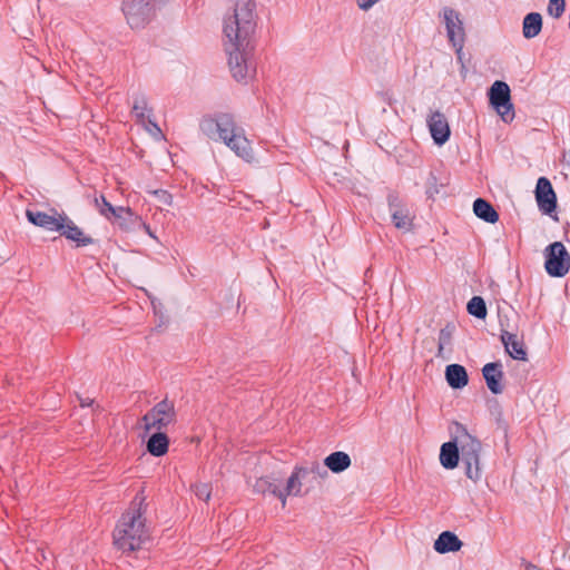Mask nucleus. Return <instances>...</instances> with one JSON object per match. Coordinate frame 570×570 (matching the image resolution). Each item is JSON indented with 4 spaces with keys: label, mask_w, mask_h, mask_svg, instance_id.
<instances>
[{
    "label": "nucleus",
    "mask_w": 570,
    "mask_h": 570,
    "mask_svg": "<svg viewBox=\"0 0 570 570\" xmlns=\"http://www.w3.org/2000/svg\"><path fill=\"white\" fill-rule=\"evenodd\" d=\"M238 1H239V0H236L235 6L237 4V2H238Z\"/></svg>",
    "instance_id": "nucleus-40"
},
{
    "label": "nucleus",
    "mask_w": 570,
    "mask_h": 570,
    "mask_svg": "<svg viewBox=\"0 0 570 570\" xmlns=\"http://www.w3.org/2000/svg\"><path fill=\"white\" fill-rule=\"evenodd\" d=\"M151 109L148 107L147 98L144 94L134 95L132 114L138 122L145 124L149 119Z\"/></svg>",
    "instance_id": "nucleus-27"
},
{
    "label": "nucleus",
    "mask_w": 570,
    "mask_h": 570,
    "mask_svg": "<svg viewBox=\"0 0 570 570\" xmlns=\"http://www.w3.org/2000/svg\"><path fill=\"white\" fill-rule=\"evenodd\" d=\"M303 473L299 471L298 468H295L294 472L291 474L286 482V487L284 489H281V493H285V499L288 495L299 497L302 495V485L303 481H306Z\"/></svg>",
    "instance_id": "nucleus-26"
},
{
    "label": "nucleus",
    "mask_w": 570,
    "mask_h": 570,
    "mask_svg": "<svg viewBox=\"0 0 570 570\" xmlns=\"http://www.w3.org/2000/svg\"><path fill=\"white\" fill-rule=\"evenodd\" d=\"M351 458L347 453L336 451L324 460V465L334 473H341L351 466Z\"/></svg>",
    "instance_id": "nucleus-22"
},
{
    "label": "nucleus",
    "mask_w": 570,
    "mask_h": 570,
    "mask_svg": "<svg viewBox=\"0 0 570 570\" xmlns=\"http://www.w3.org/2000/svg\"><path fill=\"white\" fill-rule=\"evenodd\" d=\"M380 0H357V6L360 7V9L366 11V10L371 9Z\"/></svg>",
    "instance_id": "nucleus-34"
},
{
    "label": "nucleus",
    "mask_w": 570,
    "mask_h": 570,
    "mask_svg": "<svg viewBox=\"0 0 570 570\" xmlns=\"http://www.w3.org/2000/svg\"><path fill=\"white\" fill-rule=\"evenodd\" d=\"M534 194L539 210L558 222L559 218L556 214L557 195L547 177H540L538 179Z\"/></svg>",
    "instance_id": "nucleus-10"
},
{
    "label": "nucleus",
    "mask_w": 570,
    "mask_h": 570,
    "mask_svg": "<svg viewBox=\"0 0 570 570\" xmlns=\"http://www.w3.org/2000/svg\"><path fill=\"white\" fill-rule=\"evenodd\" d=\"M58 232L66 238L76 242L77 246H87L94 243V239L86 236L67 215L63 216L62 227Z\"/></svg>",
    "instance_id": "nucleus-17"
},
{
    "label": "nucleus",
    "mask_w": 570,
    "mask_h": 570,
    "mask_svg": "<svg viewBox=\"0 0 570 570\" xmlns=\"http://www.w3.org/2000/svg\"><path fill=\"white\" fill-rule=\"evenodd\" d=\"M387 203L394 226L397 229L409 232L412 228V216L409 208L402 204L395 193L389 194Z\"/></svg>",
    "instance_id": "nucleus-11"
},
{
    "label": "nucleus",
    "mask_w": 570,
    "mask_h": 570,
    "mask_svg": "<svg viewBox=\"0 0 570 570\" xmlns=\"http://www.w3.org/2000/svg\"><path fill=\"white\" fill-rule=\"evenodd\" d=\"M489 100L504 122H511L514 118L511 91L507 82L497 80L489 90Z\"/></svg>",
    "instance_id": "nucleus-7"
},
{
    "label": "nucleus",
    "mask_w": 570,
    "mask_h": 570,
    "mask_svg": "<svg viewBox=\"0 0 570 570\" xmlns=\"http://www.w3.org/2000/svg\"><path fill=\"white\" fill-rule=\"evenodd\" d=\"M95 207L99 212L100 215H102L108 220L112 219V216L117 212V207L112 206L104 195H100L99 197H95L94 199Z\"/></svg>",
    "instance_id": "nucleus-30"
},
{
    "label": "nucleus",
    "mask_w": 570,
    "mask_h": 570,
    "mask_svg": "<svg viewBox=\"0 0 570 570\" xmlns=\"http://www.w3.org/2000/svg\"><path fill=\"white\" fill-rule=\"evenodd\" d=\"M298 469L308 482H314L318 479L323 480L328 474L326 466L322 465L318 461H313L304 466H298Z\"/></svg>",
    "instance_id": "nucleus-28"
},
{
    "label": "nucleus",
    "mask_w": 570,
    "mask_h": 570,
    "mask_svg": "<svg viewBox=\"0 0 570 570\" xmlns=\"http://www.w3.org/2000/svg\"><path fill=\"white\" fill-rule=\"evenodd\" d=\"M169 440L165 433L157 431L154 433L148 442L147 450L151 455L161 456L168 451Z\"/></svg>",
    "instance_id": "nucleus-25"
},
{
    "label": "nucleus",
    "mask_w": 570,
    "mask_h": 570,
    "mask_svg": "<svg viewBox=\"0 0 570 570\" xmlns=\"http://www.w3.org/2000/svg\"><path fill=\"white\" fill-rule=\"evenodd\" d=\"M89 405L88 401L81 403V406Z\"/></svg>",
    "instance_id": "nucleus-38"
},
{
    "label": "nucleus",
    "mask_w": 570,
    "mask_h": 570,
    "mask_svg": "<svg viewBox=\"0 0 570 570\" xmlns=\"http://www.w3.org/2000/svg\"><path fill=\"white\" fill-rule=\"evenodd\" d=\"M200 130L213 140H222L244 160L253 159L250 142L245 137L243 128L236 125L232 115L219 114L215 118H205L200 122Z\"/></svg>",
    "instance_id": "nucleus-2"
},
{
    "label": "nucleus",
    "mask_w": 570,
    "mask_h": 570,
    "mask_svg": "<svg viewBox=\"0 0 570 570\" xmlns=\"http://www.w3.org/2000/svg\"><path fill=\"white\" fill-rule=\"evenodd\" d=\"M473 213L480 219L494 224L499 220V214L494 207L485 199L478 198L473 203Z\"/></svg>",
    "instance_id": "nucleus-23"
},
{
    "label": "nucleus",
    "mask_w": 570,
    "mask_h": 570,
    "mask_svg": "<svg viewBox=\"0 0 570 570\" xmlns=\"http://www.w3.org/2000/svg\"><path fill=\"white\" fill-rule=\"evenodd\" d=\"M156 0H124L122 11L131 28H141L154 16Z\"/></svg>",
    "instance_id": "nucleus-8"
},
{
    "label": "nucleus",
    "mask_w": 570,
    "mask_h": 570,
    "mask_svg": "<svg viewBox=\"0 0 570 570\" xmlns=\"http://www.w3.org/2000/svg\"><path fill=\"white\" fill-rule=\"evenodd\" d=\"M89 405L88 401L81 403V406Z\"/></svg>",
    "instance_id": "nucleus-39"
},
{
    "label": "nucleus",
    "mask_w": 570,
    "mask_h": 570,
    "mask_svg": "<svg viewBox=\"0 0 570 570\" xmlns=\"http://www.w3.org/2000/svg\"><path fill=\"white\" fill-rule=\"evenodd\" d=\"M26 216L28 220L50 232H58L62 227L65 214H59L52 210V214L42 213L39 210L27 209Z\"/></svg>",
    "instance_id": "nucleus-12"
},
{
    "label": "nucleus",
    "mask_w": 570,
    "mask_h": 570,
    "mask_svg": "<svg viewBox=\"0 0 570 570\" xmlns=\"http://www.w3.org/2000/svg\"><path fill=\"white\" fill-rule=\"evenodd\" d=\"M445 379L452 389H462L468 382L466 370L460 364H450L445 368Z\"/></svg>",
    "instance_id": "nucleus-20"
},
{
    "label": "nucleus",
    "mask_w": 570,
    "mask_h": 570,
    "mask_svg": "<svg viewBox=\"0 0 570 570\" xmlns=\"http://www.w3.org/2000/svg\"><path fill=\"white\" fill-rule=\"evenodd\" d=\"M442 16L449 41L455 48L456 53L460 55L465 40V30L461 14L453 8L444 7Z\"/></svg>",
    "instance_id": "nucleus-9"
},
{
    "label": "nucleus",
    "mask_w": 570,
    "mask_h": 570,
    "mask_svg": "<svg viewBox=\"0 0 570 570\" xmlns=\"http://www.w3.org/2000/svg\"><path fill=\"white\" fill-rule=\"evenodd\" d=\"M454 433L456 435L461 460L465 465V474L469 479L476 482L482 476L480 466L481 442L471 435L462 424H455Z\"/></svg>",
    "instance_id": "nucleus-4"
},
{
    "label": "nucleus",
    "mask_w": 570,
    "mask_h": 570,
    "mask_svg": "<svg viewBox=\"0 0 570 570\" xmlns=\"http://www.w3.org/2000/svg\"><path fill=\"white\" fill-rule=\"evenodd\" d=\"M145 498L136 495L131 508L122 514L114 531V543L122 551H135L149 538L148 530L142 518Z\"/></svg>",
    "instance_id": "nucleus-3"
},
{
    "label": "nucleus",
    "mask_w": 570,
    "mask_h": 570,
    "mask_svg": "<svg viewBox=\"0 0 570 570\" xmlns=\"http://www.w3.org/2000/svg\"><path fill=\"white\" fill-rule=\"evenodd\" d=\"M501 342L505 352L514 360L527 361V351L522 340L509 331L502 330Z\"/></svg>",
    "instance_id": "nucleus-15"
},
{
    "label": "nucleus",
    "mask_w": 570,
    "mask_h": 570,
    "mask_svg": "<svg viewBox=\"0 0 570 570\" xmlns=\"http://www.w3.org/2000/svg\"><path fill=\"white\" fill-rule=\"evenodd\" d=\"M453 332H454L453 324H446L445 327H443L440 331L438 355H436L438 357L448 358V356L445 355V348H449L451 346Z\"/></svg>",
    "instance_id": "nucleus-29"
},
{
    "label": "nucleus",
    "mask_w": 570,
    "mask_h": 570,
    "mask_svg": "<svg viewBox=\"0 0 570 570\" xmlns=\"http://www.w3.org/2000/svg\"><path fill=\"white\" fill-rule=\"evenodd\" d=\"M468 312L476 318H484L487 316V305L482 297L473 296L466 306Z\"/></svg>",
    "instance_id": "nucleus-31"
},
{
    "label": "nucleus",
    "mask_w": 570,
    "mask_h": 570,
    "mask_svg": "<svg viewBox=\"0 0 570 570\" xmlns=\"http://www.w3.org/2000/svg\"><path fill=\"white\" fill-rule=\"evenodd\" d=\"M196 497L200 500L208 501L212 493V488L208 483H199L194 487Z\"/></svg>",
    "instance_id": "nucleus-33"
},
{
    "label": "nucleus",
    "mask_w": 570,
    "mask_h": 570,
    "mask_svg": "<svg viewBox=\"0 0 570 570\" xmlns=\"http://www.w3.org/2000/svg\"><path fill=\"white\" fill-rule=\"evenodd\" d=\"M254 490L258 493H272L278 498L282 502V507H285V493H281L279 480L271 476H263L256 480Z\"/></svg>",
    "instance_id": "nucleus-19"
},
{
    "label": "nucleus",
    "mask_w": 570,
    "mask_h": 570,
    "mask_svg": "<svg viewBox=\"0 0 570 570\" xmlns=\"http://www.w3.org/2000/svg\"><path fill=\"white\" fill-rule=\"evenodd\" d=\"M147 120H148V124H149V125H150V127H151L149 130H150V131H155V132H157V134H160V128L158 127V125H157L156 122L151 121V120H150V118H149V119H147Z\"/></svg>",
    "instance_id": "nucleus-35"
},
{
    "label": "nucleus",
    "mask_w": 570,
    "mask_h": 570,
    "mask_svg": "<svg viewBox=\"0 0 570 570\" xmlns=\"http://www.w3.org/2000/svg\"><path fill=\"white\" fill-rule=\"evenodd\" d=\"M460 459V449L456 441V435L452 441L443 443L440 450V462L443 468L452 470L458 466Z\"/></svg>",
    "instance_id": "nucleus-18"
},
{
    "label": "nucleus",
    "mask_w": 570,
    "mask_h": 570,
    "mask_svg": "<svg viewBox=\"0 0 570 570\" xmlns=\"http://www.w3.org/2000/svg\"><path fill=\"white\" fill-rule=\"evenodd\" d=\"M144 428L148 432L150 430L163 431L176 422V411L173 402L164 399L153 406L141 419Z\"/></svg>",
    "instance_id": "nucleus-5"
},
{
    "label": "nucleus",
    "mask_w": 570,
    "mask_h": 570,
    "mask_svg": "<svg viewBox=\"0 0 570 570\" xmlns=\"http://www.w3.org/2000/svg\"><path fill=\"white\" fill-rule=\"evenodd\" d=\"M462 547L461 540L452 532L444 531L434 542V549L439 553L455 552Z\"/></svg>",
    "instance_id": "nucleus-21"
},
{
    "label": "nucleus",
    "mask_w": 570,
    "mask_h": 570,
    "mask_svg": "<svg viewBox=\"0 0 570 570\" xmlns=\"http://www.w3.org/2000/svg\"><path fill=\"white\" fill-rule=\"evenodd\" d=\"M482 374L485 380L488 389L493 394H501L503 391V386L501 381L503 379L502 365L501 363H488L482 368Z\"/></svg>",
    "instance_id": "nucleus-16"
},
{
    "label": "nucleus",
    "mask_w": 570,
    "mask_h": 570,
    "mask_svg": "<svg viewBox=\"0 0 570 570\" xmlns=\"http://www.w3.org/2000/svg\"><path fill=\"white\" fill-rule=\"evenodd\" d=\"M566 9L564 0H549L547 11L553 18H560Z\"/></svg>",
    "instance_id": "nucleus-32"
},
{
    "label": "nucleus",
    "mask_w": 570,
    "mask_h": 570,
    "mask_svg": "<svg viewBox=\"0 0 570 570\" xmlns=\"http://www.w3.org/2000/svg\"><path fill=\"white\" fill-rule=\"evenodd\" d=\"M254 10L255 2L239 0L234 7L233 13L227 16L224 21L228 65L237 81L250 79L256 71L252 53V36L256 27Z\"/></svg>",
    "instance_id": "nucleus-1"
},
{
    "label": "nucleus",
    "mask_w": 570,
    "mask_h": 570,
    "mask_svg": "<svg viewBox=\"0 0 570 570\" xmlns=\"http://www.w3.org/2000/svg\"><path fill=\"white\" fill-rule=\"evenodd\" d=\"M542 29V17L539 12H530L523 18L522 35L525 39L537 37Z\"/></svg>",
    "instance_id": "nucleus-24"
},
{
    "label": "nucleus",
    "mask_w": 570,
    "mask_h": 570,
    "mask_svg": "<svg viewBox=\"0 0 570 570\" xmlns=\"http://www.w3.org/2000/svg\"><path fill=\"white\" fill-rule=\"evenodd\" d=\"M111 222L116 224L122 232L134 233L145 226L142 218L134 213L130 207L118 206Z\"/></svg>",
    "instance_id": "nucleus-13"
},
{
    "label": "nucleus",
    "mask_w": 570,
    "mask_h": 570,
    "mask_svg": "<svg viewBox=\"0 0 570 570\" xmlns=\"http://www.w3.org/2000/svg\"><path fill=\"white\" fill-rule=\"evenodd\" d=\"M163 194H164V197H165V202L167 204H170L171 203V196L169 194H167V193H163Z\"/></svg>",
    "instance_id": "nucleus-37"
},
{
    "label": "nucleus",
    "mask_w": 570,
    "mask_h": 570,
    "mask_svg": "<svg viewBox=\"0 0 570 570\" xmlns=\"http://www.w3.org/2000/svg\"><path fill=\"white\" fill-rule=\"evenodd\" d=\"M140 229H144L151 238L157 239L155 234L151 232L149 225L145 223V226H140Z\"/></svg>",
    "instance_id": "nucleus-36"
},
{
    "label": "nucleus",
    "mask_w": 570,
    "mask_h": 570,
    "mask_svg": "<svg viewBox=\"0 0 570 570\" xmlns=\"http://www.w3.org/2000/svg\"><path fill=\"white\" fill-rule=\"evenodd\" d=\"M428 126L436 145L441 146L449 140L450 127L445 116L442 112H432L428 118Z\"/></svg>",
    "instance_id": "nucleus-14"
},
{
    "label": "nucleus",
    "mask_w": 570,
    "mask_h": 570,
    "mask_svg": "<svg viewBox=\"0 0 570 570\" xmlns=\"http://www.w3.org/2000/svg\"><path fill=\"white\" fill-rule=\"evenodd\" d=\"M544 268L552 277H563L570 271V254L561 242H554L544 249Z\"/></svg>",
    "instance_id": "nucleus-6"
}]
</instances>
